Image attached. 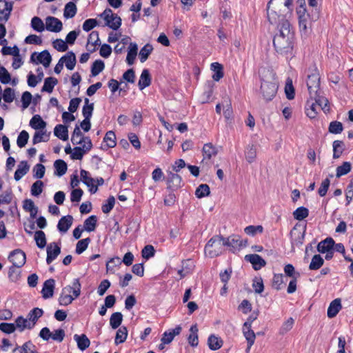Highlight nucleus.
Masks as SVG:
<instances>
[{
	"label": "nucleus",
	"instance_id": "f257e3e1",
	"mask_svg": "<svg viewBox=\"0 0 353 353\" xmlns=\"http://www.w3.org/2000/svg\"><path fill=\"white\" fill-rule=\"evenodd\" d=\"M295 34L288 21L279 26L278 32L273 37V46L278 54L287 58L294 56Z\"/></svg>",
	"mask_w": 353,
	"mask_h": 353
},
{
	"label": "nucleus",
	"instance_id": "f03ea898",
	"mask_svg": "<svg viewBox=\"0 0 353 353\" xmlns=\"http://www.w3.org/2000/svg\"><path fill=\"white\" fill-rule=\"evenodd\" d=\"M278 84L272 70H263L261 75L260 94L266 101H272L276 94Z\"/></svg>",
	"mask_w": 353,
	"mask_h": 353
},
{
	"label": "nucleus",
	"instance_id": "7ed1b4c3",
	"mask_svg": "<svg viewBox=\"0 0 353 353\" xmlns=\"http://www.w3.org/2000/svg\"><path fill=\"white\" fill-rule=\"evenodd\" d=\"M225 237L221 235L213 236L205 246V253L210 258H214L222 253Z\"/></svg>",
	"mask_w": 353,
	"mask_h": 353
},
{
	"label": "nucleus",
	"instance_id": "20e7f679",
	"mask_svg": "<svg viewBox=\"0 0 353 353\" xmlns=\"http://www.w3.org/2000/svg\"><path fill=\"white\" fill-rule=\"evenodd\" d=\"M99 16L105 21V26H107L113 30H117L121 26V18L117 14L112 13L110 8H106Z\"/></svg>",
	"mask_w": 353,
	"mask_h": 353
},
{
	"label": "nucleus",
	"instance_id": "39448f33",
	"mask_svg": "<svg viewBox=\"0 0 353 353\" xmlns=\"http://www.w3.org/2000/svg\"><path fill=\"white\" fill-rule=\"evenodd\" d=\"M30 61L37 65L41 63L45 68H48L52 61V57L48 50L39 53L34 52L30 56Z\"/></svg>",
	"mask_w": 353,
	"mask_h": 353
},
{
	"label": "nucleus",
	"instance_id": "423d86ee",
	"mask_svg": "<svg viewBox=\"0 0 353 353\" xmlns=\"http://www.w3.org/2000/svg\"><path fill=\"white\" fill-rule=\"evenodd\" d=\"M8 259L12 263V265L21 268L26 263V256L23 251L16 249L10 253Z\"/></svg>",
	"mask_w": 353,
	"mask_h": 353
},
{
	"label": "nucleus",
	"instance_id": "0eeeda50",
	"mask_svg": "<svg viewBox=\"0 0 353 353\" xmlns=\"http://www.w3.org/2000/svg\"><path fill=\"white\" fill-rule=\"evenodd\" d=\"M301 225L299 223H296L292 230L290 231V236H291V243L292 246L296 245L297 247H299L303 245L305 239L306 229H307V225L305 224L303 228V231H299L298 232L297 236L295 238H293V236L296 234V232L298 230V228L300 227Z\"/></svg>",
	"mask_w": 353,
	"mask_h": 353
},
{
	"label": "nucleus",
	"instance_id": "6e6552de",
	"mask_svg": "<svg viewBox=\"0 0 353 353\" xmlns=\"http://www.w3.org/2000/svg\"><path fill=\"white\" fill-rule=\"evenodd\" d=\"M307 86L309 94H313V93L319 91L320 77L316 71L307 74Z\"/></svg>",
	"mask_w": 353,
	"mask_h": 353
},
{
	"label": "nucleus",
	"instance_id": "1a4fd4ad",
	"mask_svg": "<svg viewBox=\"0 0 353 353\" xmlns=\"http://www.w3.org/2000/svg\"><path fill=\"white\" fill-rule=\"evenodd\" d=\"M319 18V12L308 17H300L299 19V30L302 34L307 35L310 28V21H316Z\"/></svg>",
	"mask_w": 353,
	"mask_h": 353
},
{
	"label": "nucleus",
	"instance_id": "9d476101",
	"mask_svg": "<svg viewBox=\"0 0 353 353\" xmlns=\"http://www.w3.org/2000/svg\"><path fill=\"white\" fill-rule=\"evenodd\" d=\"M167 183L168 188L172 191L179 189L184 184L181 176L177 173H173L172 172L168 173Z\"/></svg>",
	"mask_w": 353,
	"mask_h": 353
},
{
	"label": "nucleus",
	"instance_id": "9b49d317",
	"mask_svg": "<svg viewBox=\"0 0 353 353\" xmlns=\"http://www.w3.org/2000/svg\"><path fill=\"white\" fill-rule=\"evenodd\" d=\"M271 1H269L267 5V14L268 21L271 24H277V28L280 26L284 21H288L282 14H278L277 12L273 10H270Z\"/></svg>",
	"mask_w": 353,
	"mask_h": 353
},
{
	"label": "nucleus",
	"instance_id": "f8f14e48",
	"mask_svg": "<svg viewBox=\"0 0 353 353\" xmlns=\"http://www.w3.org/2000/svg\"><path fill=\"white\" fill-rule=\"evenodd\" d=\"M46 263L50 265L61 253V247L55 242L50 243L47 245Z\"/></svg>",
	"mask_w": 353,
	"mask_h": 353
},
{
	"label": "nucleus",
	"instance_id": "ddd939ff",
	"mask_svg": "<svg viewBox=\"0 0 353 353\" xmlns=\"http://www.w3.org/2000/svg\"><path fill=\"white\" fill-rule=\"evenodd\" d=\"M245 260L252 265V268L254 270H259L266 265V261L256 254L245 255Z\"/></svg>",
	"mask_w": 353,
	"mask_h": 353
},
{
	"label": "nucleus",
	"instance_id": "4468645a",
	"mask_svg": "<svg viewBox=\"0 0 353 353\" xmlns=\"http://www.w3.org/2000/svg\"><path fill=\"white\" fill-rule=\"evenodd\" d=\"M114 261H117L118 265H121V263H123L125 265L130 266L133 263L134 255L132 252H128L124 254L123 259L121 261L120 258L118 256L110 259L106 263L107 271L113 270V268L110 265V263L114 262Z\"/></svg>",
	"mask_w": 353,
	"mask_h": 353
},
{
	"label": "nucleus",
	"instance_id": "2eb2a0df",
	"mask_svg": "<svg viewBox=\"0 0 353 353\" xmlns=\"http://www.w3.org/2000/svg\"><path fill=\"white\" fill-rule=\"evenodd\" d=\"M46 28L50 32H59L63 28V23L59 19L50 16L46 19Z\"/></svg>",
	"mask_w": 353,
	"mask_h": 353
},
{
	"label": "nucleus",
	"instance_id": "dca6fc26",
	"mask_svg": "<svg viewBox=\"0 0 353 353\" xmlns=\"http://www.w3.org/2000/svg\"><path fill=\"white\" fill-rule=\"evenodd\" d=\"M55 288V280L49 279L46 280L43 285L41 294L43 299H47L53 296Z\"/></svg>",
	"mask_w": 353,
	"mask_h": 353
},
{
	"label": "nucleus",
	"instance_id": "f3484780",
	"mask_svg": "<svg viewBox=\"0 0 353 353\" xmlns=\"http://www.w3.org/2000/svg\"><path fill=\"white\" fill-rule=\"evenodd\" d=\"M103 142L100 148L103 150H108L109 148H114L117 145L116 135L114 131L110 130L106 132L103 137Z\"/></svg>",
	"mask_w": 353,
	"mask_h": 353
},
{
	"label": "nucleus",
	"instance_id": "a211bd4d",
	"mask_svg": "<svg viewBox=\"0 0 353 353\" xmlns=\"http://www.w3.org/2000/svg\"><path fill=\"white\" fill-rule=\"evenodd\" d=\"M310 98L312 101L314 100L316 105L320 106L324 112L330 110V107L328 106L329 101L327 99L321 96L319 91L313 93V94H310Z\"/></svg>",
	"mask_w": 353,
	"mask_h": 353
},
{
	"label": "nucleus",
	"instance_id": "6ab92c4d",
	"mask_svg": "<svg viewBox=\"0 0 353 353\" xmlns=\"http://www.w3.org/2000/svg\"><path fill=\"white\" fill-rule=\"evenodd\" d=\"M241 236L239 235H231L228 238H225L223 245L230 248V251L234 253L237 250H239V241Z\"/></svg>",
	"mask_w": 353,
	"mask_h": 353
},
{
	"label": "nucleus",
	"instance_id": "aec40b11",
	"mask_svg": "<svg viewBox=\"0 0 353 353\" xmlns=\"http://www.w3.org/2000/svg\"><path fill=\"white\" fill-rule=\"evenodd\" d=\"M43 314V310L39 307H34L28 312L26 319H28V323H30L31 329L34 327L38 319L41 317Z\"/></svg>",
	"mask_w": 353,
	"mask_h": 353
},
{
	"label": "nucleus",
	"instance_id": "412c9836",
	"mask_svg": "<svg viewBox=\"0 0 353 353\" xmlns=\"http://www.w3.org/2000/svg\"><path fill=\"white\" fill-rule=\"evenodd\" d=\"M73 222L72 215H66L61 217L57 224V229L60 232L65 233L71 227Z\"/></svg>",
	"mask_w": 353,
	"mask_h": 353
},
{
	"label": "nucleus",
	"instance_id": "4be33fe9",
	"mask_svg": "<svg viewBox=\"0 0 353 353\" xmlns=\"http://www.w3.org/2000/svg\"><path fill=\"white\" fill-rule=\"evenodd\" d=\"M61 61L65 63L67 69L72 70L77 63L76 55L72 51H69L61 57Z\"/></svg>",
	"mask_w": 353,
	"mask_h": 353
},
{
	"label": "nucleus",
	"instance_id": "5701e85b",
	"mask_svg": "<svg viewBox=\"0 0 353 353\" xmlns=\"http://www.w3.org/2000/svg\"><path fill=\"white\" fill-rule=\"evenodd\" d=\"M30 170V165L26 161H21L17 165L14 179L15 181H19L24 175H26Z\"/></svg>",
	"mask_w": 353,
	"mask_h": 353
},
{
	"label": "nucleus",
	"instance_id": "b1692460",
	"mask_svg": "<svg viewBox=\"0 0 353 353\" xmlns=\"http://www.w3.org/2000/svg\"><path fill=\"white\" fill-rule=\"evenodd\" d=\"M181 327L180 325H177L175 328L165 332L161 339V342H163V343H170L173 341L174 336L181 333Z\"/></svg>",
	"mask_w": 353,
	"mask_h": 353
},
{
	"label": "nucleus",
	"instance_id": "393cba45",
	"mask_svg": "<svg viewBox=\"0 0 353 353\" xmlns=\"http://www.w3.org/2000/svg\"><path fill=\"white\" fill-rule=\"evenodd\" d=\"M334 241L332 237H327L321 241L317 245V251L320 253L324 254L325 252H329L330 250H334Z\"/></svg>",
	"mask_w": 353,
	"mask_h": 353
},
{
	"label": "nucleus",
	"instance_id": "a878e982",
	"mask_svg": "<svg viewBox=\"0 0 353 353\" xmlns=\"http://www.w3.org/2000/svg\"><path fill=\"white\" fill-rule=\"evenodd\" d=\"M151 81L152 79L149 70L148 69H143L138 83L140 90H143L144 88L150 86Z\"/></svg>",
	"mask_w": 353,
	"mask_h": 353
},
{
	"label": "nucleus",
	"instance_id": "bb28decb",
	"mask_svg": "<svg viewBox=\"0 0 353 353\" xmlns=\"http://www.w3.org/2000/svg\"><path fill=\"white\" fill-rule=\"evenodd\" d=\"M243 335L247 340L248 342V347L246 349V352H248L252 346V345L254 343L255 339H256V334L252 330V327H245L243 325Z\"/></svg>",
	"mask_w": 353,
	"mask_h": 353
},
{
	"label": "nucleus",
	"instance_id": "cd10ccee",
	"mask_svg": "<svg viewBox=\"0 0 353 353\" xmlns=\"http://www.w3.org/2000/svg\"><path fill=\"white\" fill-rule=\"evenodd\" d=\"M341 302L340 299L333 300L327 309V314L329 318H334L341 309Z\"/></svg>",
	"mask_w": 353,
	"mask_h": 353
},
{
	"label": "nucleus",
	"instance_id": "c85d7f7f",
	"mask_svg": "<svg viewBox=\"0 0 353 353\" xmlns=\"http://www.w3.org/2000/svg\"><path fill=\"white\" fill-rule=\"evenodd\" d=\"M81 285L79 279L77 278L73 280L72 285H67L63 289H65L69 294L72 292L74 298H78L81 294Z\"/></svg>",
	"mask_w": 353,
	"mask_h": 353
},
{
	"label": "nucleus",
	"instance_id": "c756f323",
	"mask_svg": "<svg viewBox=\"0 0 353 353\" xmlns=\"http://www.w3.org/2000/svg\"><path fill=\"white\" fill-rule=\"evenodd\" d=\"M223 345V341L221 337L214 334H210L208 339V345L211 350L215 351L220 349Z\"/></svg>",
	"mask_w": 353,
	"mask_h": 353
},
{
	"label": "nucleus",
	"instance_id": "7c9ffc66",
	"mask_svg": "<svg viewBox=\"0 0 353 353\" xmlns=\"http://www.w3.org/2000/svg\"><path fill=\"white\" fill-rule=\"evenodd\" d=\"M74 339L77 342L78 348L81 351L86 350L90 345V339L84 334L81 335L74 334Z\"/></svg>",
	"mask_w": 353,
	"mask_h": 353
},
{
	"label": "nucleus",
	"instance_id": "2f4dec72",
	"mask_svg": "<svg viewBox=\"0 0 353 353\" xmlns=\"http://www.w3.org/2000/svg\"><path fill=\"white\" fill-rule=\"evenodd\" d=\"M215 86V83L214 81L209 80L207 81L204 85V92L203 93V103H208L210 101L214 92V88Z\"/></svg>",
	"mask_w": 353,
	"mask_h": 353
},
{
	"label": "nucleus",
	"instance_id": "473e14b6",
	"mask_svg": "<svg viewBox=\"0 0 353 353\" xmlns=\"http://www.w3.org/2000/svg\"><path fill=\"white\" fill-rule=\"evenodd\" d=\"M199 329L196 324L192 325L190 328V334L188 337V343L193 347H196L199 344L198 338Z\"/></svg>",
	"mask_w": 353,
	"mask_h": 353
},
{
	"label": "nucleus",
	"instance_id": "72a5a7b5",
	"mask_svg": "<svg viewBox=\"0 0 353 353\" xmlns=\"http://www.w3.org/2000/svg\"><path fill=\"white\" fill-rule=\"evenodd\" d=\"M46 122L44 121L39 114H35L30 121V125L34 130H43L46 127Z\"/></svg>",
	"mask_w": 353,
	"mask_h": 353
},
{
	"label": "nucleus",
	"instance_id": "f704fd0d",
	"mask_svg": "<svg viewBox=\"0 0 353 353\" xmlns=\"http://www.w3.org/2000/svg\"><path fill=\"white\" fill-rule=\"evenodd\" d=\"M137 44L135 43H130L128 48V54L126 57V62L129 65H132V64H134L137 55Z\"/></svg>",
	"mask_w": 353,
	"mask_h": 353
},
{
	"label": "nucleus",
	"instance_id": "c9c22d12",
	"mask_svg": "<svg viewBox=\"0 0 353 353\" xmlns=\"http://www.w3.org/2000/svg\"><path fill=\"white\" fill-rule=\"evenodd\" d=\"M54 135L62 141L68 139V130L66 125L58 124L54 129Z\"/></svg>",
	"mask_w": 353,
	"mask_h": 353
},
{
	"label": "nucleus",
	"instance_id": "e433bc0d",
	"mask_svg": "<svg viewBox=\"0 0 353 353\" xmlns=\"http://www.w3.org/2000/svg\"><path fill=\"white\" fill-rule=\"evenodd\" d=\"M58 80L55 77H47L44 80V84L41 88V92L51 93L56 85L58 83Z\"/></svg>",
	"mask_w": 353,
	"mask_h": 353
},
{
	"label": "nucleus",
	"instance_id": "4c0bfd02",
	"mask_svg": "<svg viewBox=\"0 0 353 353\" xmlns=\"http://www.w3.org/2000/svg\"><path fill=\"white\" fill-rule=\"evenodd\" d=\"M202 152L204 159H210L217 154L218 150L211 143H208L204 144Z\"/></svg>",
	"mask_w": 353,
	"mask_h": 353
},
{
	"label": "nucleus",
	"instance_id": "58836bf2",
	"mask_svg": "<svg viewBox=\"0 0 353 353\" xmlns=\"http://www.w3.org/2000/svg\"><path fill=\"white\" fill-rule=\"evenodd\" d=\"M333 159H339L345 150V143L343 141L336 140L332 143Z\"/></svg>",
	"mask_w": 353,
	"mask_h": 353
},
{
	"label": "nucleus",
	"instance_id": "ea45409f",
	"mask_svg": "<svg viewBox=\"0 0 353 353\" xmlns=\"http://www.w3.org/2000/svg\"><path fill=\"white\" fill-rule=\"evenodd\" d=\"M211 69L214 72L212 81H219L224 76L223 65L217 62L211 64Z\"/></svg>",
	"mask_w": 353,
	"mask_h": 353
},
{
	"label": "nucleus",
	"instance_id": "a19ab883",
	"mask_svg": "<svg viewBox=\"0 0 353 353\" xmlns=\"http://www.w3.org/2000/svg\"><path fill=\"white\" fill-rule=\"evenodd\" d=\"M54 167L55 168L54 174L59 176L65 174L68 169L67 163L62 159L56 160L54 162Z\"/></svg>",
	"mask_w": 353,
	"mask_h": 353
},
{
	"label": "nucleus",
	"instance_id": "79ce46f5",
	"mask_svg": "<svg viewBox=\"0 0 353 353\" xmlns=\"http://www.w3.org/2000/svg\"><path fill=\"white\" fill-rule=\"evenodd\" d=\"M123 321V314L121 312H116L112 314L110 318V325L114 330L120 327Z\"/></svg>",
	"mask_w": 353,
	"mask_h": 353
},
{
	"label": "nucleus",
	"instance_id": "37998d69",
	"mask_svg": "<svg viewBox=\"0 0 353 353\" xmlns=\"http://www.w3.org/2000/svg\"><path fill=\"white\" fill-rule=\"evenodd\" d=\"M128 336V329L125 326H121L117 333L115 336L114 343L116 345H119L120 343H124Z\"/></svg>",
	"mask_w": 353,
	"mask_h": 353
},
{
	"label": "nucleus",
	"instance_id": "c03bdc74",
	"mask_svg": "<svg viewBox=\"0 0 353 353\" xmlns=\"http://www.w3.org/2000/svg\"><path fill=\"white\" fill-rule=\"evenodd\" d=\"M34 240L36 241V245L39 248L43 249L46 246V237L43 231H36L34 233Z\"/></svg>",
	"mask_w": 353,
	"mask_h": 353
},
{
	"label": "nucleus",
	"instance_id": "a18cd8bd",
	"mask_svg": "<svg viewBox=\"0 0 353 353\" xmlns=\"http://www.w3.org/2000/svg\"><path fill=\"white\" fill-rule=\"evenodd\" d=\"M97 216H90L84 221V230L88 232L94 231L97 227Z\"/></svg>",
	"mask_w": 353,
	"mask_h": 353
},
{
	"label": "nucleus",
	"instance_id": "49530a36",
	"mask_svg": "<svg viewBox=\"0 0 353 353\" xmlns=\"http://www.w3.org/2000/svg\"><path fill=\"white\" fill-rule=\"evenodd\" d=\"M324 263V259L320 254L313 256L312 261L309 265L310 270H317L320 269Z\"/></svg>",
	"mask_w": 353,
	"mask_h": 353
},
{
	"label": "nucleus",
	"instance_id": "de8ad7c7",
	"mask_svg": "<svg viewBox=\"0 0 353 353\" xmlns=\"http://www.w3.org/2000/svg\"><path fill=\"white\" fill-rule=\"evenodd\" d=\"M50 132L46 133V130L37 131L32 138V143L37 144L41 141H48L49 140Z\"/></svg>",
	"mask_w": 353,
	"mask_h": 353
},
{
	"label": "nucleus",
	"instance_id": "09e8293b",
	"mask_svg": "<svg viewBox=\"0 0 353 353\" xmlns=\"http://www.w3.org/2000/svg\"><path fill=\"white\" fill-rule=\"evenodd\" d=\"M105 68L104 62L101 59L94 61L91 66V76L96 77Z\"/></svg>",
	"mask_w": 353,
	"mask_h": 353
},
{
	"label": "nucleus",
	"instance_id": "8fccbe9b",
	"mask_svg": "<svg viewBox=\"0 0 353 353\" xmlns=\"http://www.w3.org/2000/svg\"><path fill=\"white\" fill-rule=\"evenodd\" d=\"M77 8L74 3L68 2L65 6L63 16L66 19L72 18L77 14Z\"/></svg>",
	"mask_w": 353,
	"mask_h": 353
},
{
	"label": "nucleus",
	"instance_id": "3c124183",
	"mask_svg": "<svg viewBox=\"0 0 353 353\" xmlns=\"http://www.w3.org/2000/svg\"><path fill=\"white\" fill-rule=\"evenodd\" d=\"M153 51V47L151 44H145L139 52V59L141 63H144L148 59L150 54Z\"/></svg>",
	"mask_w": 353,
	"mask_h": 353
},
{
	"label": "nucleus",
	"instance_id": "603ef678",
	"mask_svg": "<svg viewBox=\"0 0 353 353\" xmlns=\"http://www.w3.org/2000/svg\"><path fill=\"white\" fill-rule=\"evenodd\" d=\"M352 169V165L350 162L345 161L341 165L338 166L336 172V176L340 178L343 175L348 174Z\"/></svg>",
	"mask_w": 353,
	"mask_h": 353
},
{
	"label": "nucleus",
	"instance_id": "864d4df0",
	"mask_svg": "<svg viewBox=\"0 0 353 353\" xmlns=\"http://www.w3.org/2000/svg\"><path fill=\"white\" fill-rule=\"evenodd\" d=\"M65 289H62L61 294L59 299V303L61 305L67 306L70 304L75 298L72 295L68 294Z\"/></svg>",
	"mask_w": 353,
	"mask_h": 353
},
{
	"label": "nucleus",
	"instance_id": "5fc2aeb1",
	"mask_svg": "<svg viewBox=\"0 0 353 353\" xmlns=\"http://www.w3.org/2000/svg\"><path fill=\"white\" fill-rule=\"evenodd\" d=\"M309 215V210L307 208L301 206L296 208L293 212L294 219L302 221Z\"/></svg>",
	"mask_w": 353,
	"mask_h": 353
},
{
	"label": "nucleus",
	"instance_id": "6e6d98bb",
	"mask_svg": "<svg viewBox=\"0 0 353 353\" xmlns=\"http://www.w3.org/2000/svg\"><path fill=\"white\" fill-rule=\"evenodd\" d=\"M16 329L18 328L20 332H23L25 329L31 330L30 323L27 319H24L22 316H18L15 320Z\"/></svg>",
	"mask_w": 353,
	"mask_h": 353
},
{
	"label": "nucleus",
	"instance_id": "4d7b16f0",
	"mask_svg": "<svg viewBox=\"0 0 353 353\" xmlns=\"http://www.w3.org/2000/svg\"><path fill=\"white\" fill-rule=\"evenodd\" d=\"M210 194V189L208 184L199 185L195 191V195L199 199H201L203 197L209 196Z\"/></svg>",
	"mask_w": 353,
	"mask_h": 353
},
{
	"label": "nucleus",
	"instance_id": "13d9d810",
	"mask_svg": "<svg viewBox=\"0 0 353 353\" xmlns=\"http://www.w3.org/2000/svg\"><path fill=\"white\" fill-rule=\"evenodd\" d=\"M343 130V125L341 122L334 121L330 123L328 131L331 134H341Z\"/></svg>",
	"mask_w": 353,
	"mask_h": 353
},
{
	"label": "nucleus",
	"instance_id": "bf43d9fd",
	"mask_svg": "<svg viewBox=\"0 0 353 353\" xmlns=\"http://www.w3.org/2000/svg\"><path fill=\"white\" fill-rule=\"evenodd\" d=\"M90 241L91 239L90 237L79 240L76 245L75 252L77 254L83 253L88 248Z\"/></svg>",
	"mask_w": 353,
	"mask_h": 353
},
{
	"label": "nucleus",
	"instance_id": "052dcab7",
	"mask_svg": "<svg viewBox=\"0 0 353 353\" xmlns=\"http://www.w3.org/2000/svg\"><path fill=\"white\" fill-rule=\"evenodd\" d=\"M44 183L41 180L36 181L31 186V194L34 196H39L43 192Z\"/></svg>",
	"mask_w": 353,
	"mask_h": 353
},
{
	"label": "nucleus",
	"instance_id": "680f3d73",
	"mask_svg": "<svg viewBox=\"0 0 353 353\" xmlns=\"http://www.w3.org/2000/svg\"><path fill=\"white\" fill-rule=\"evenodd\" d=\"M31 27L37 32H42L45 29L43 21L39 17H34L31 20Z\"/></svg>",
	"mask_w": 353,
	"mask_h": 353
},
{
	"label": "nucleus",
	"instance_id": "e2e57ef3",
	"mask_svg": "<svg viewBox=\"0 0 353 353\" xmlns=\"http://www.w3.org/2000/svg\"><path fill=\"white\" fill-rule=\"evenodd\" d=\"M46 168L45 166L41 163L36 164L33 169V176L35 179H41L44 176Z\"/></svg>",
	"mask_w": 353,
	"mask_h": 353
},
{
	"label": "nucleus",
	"instance_id": "0e129e2a",
	"mask_svg": "<svg viewBox=\"0 0 353 353\" xmlns=\"http://www.w3.org/2000/svg\"><path fill=\"white\" fill-rule=\"evenodd\" d=\"M28 139H29L28 132L26 130H22L19 133V134L17 137V145L21 148L25 147L28 143Z\"/></svg>",
	"mask_w": 353,
	"mask_h": 353
},
{
	"label": "nucleus",
	"instance_id": "69168bd1",
	"mask_svg": "<svg viewBox=\"0 0 353 353\" xmlns=\"http://www.w3.org/2000/svg\"><path fill=\"white\" fill-rule=\"evenodd\" d=\"M115 204V199L113 196H110L106 200V203L101 206L102 212L108 214L114 208Z\"/></svg>",
	"mask_w": 353,
	"mask_h": 353
},
{
	"label": "nucleus",
	"instance_id": "338daca9",
	"mask_svg": "<svg viewBox=\"0 0 353 353\" xmlns=\"http://www.w3.org/2000/svg\"><path fill=\"white\" fill-rule=\"evenodd\" d=\"M263 228L262 225H249L245 228L244 232L246 234L254 236L256 233H262Z\"/></svg>",
	"mask_w": 353,
	"mask_h": 353
},
{
	"label": "nucleus",
	"instance_id": "774afa93",
	"mask_svg": "<svg viewBox=\"0 0 353 353\" xmlns=\"http://www.w3.org/2000/svg\"><path fill=\"white\" fill-rule=\"evenodd\" d=\"M154 254L155 250L152 245H145L141 251V256L145 259H149L150 258L154 256Z\"/></svg>",
	"mask_w": 353,
	"mask_h": 353
}]
</instances>
